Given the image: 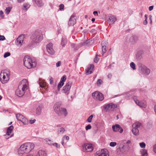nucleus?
Listing matches in <instances>:
<instances>
[{"mask_svg": "<svg viewBox=\"0 0 156 156\" xmlns=\"http://www.w3.org/2000/svg\"><path fill=\"white\" fill-rule=\"evenodd\" d=\"M53 108L55 111L58 115H60V105L58 103H56L54 106Z\"/></svg>", "mask_w": 156, "mask_h": 156, "instance_id": "obj_17", "label": "nucleus"}, {"mask_svg": "<svg viewBox=\"0 0 156 156\" xmlns=\"http://www.w3.org/2000/svg\"><path fill=\"white\" fill-rule=\"evenodd\" d=\"M95 156H109L106 149H102L101 151H97L95 154Z\"/></svg>", "mask_w": 156, "mask_h": 156, "instance_id": "obj_11", "label": "nucleus"}, {"mask_svg": "<svg viewBox=\"0 0 156 156\" xmlns=\"http://www.w3.org/2000/svg\"><path fill=\"white\" fill-rule=\"evenodd\" d=\"M21 121L24 124V125H27L28 124V120L24 117V118H23L22 119Z\"/></svg>", "mask_w": 156, "mask_h": 156, "instance_id": "obj_32", "label": "nucleus"}, {"mask_svg": "<svg viewBox=\"0 0 156 156\" xmlns=\"http://www.w3.org/2000/svg\"><path fill=\"white\" fill-rule=\"evenodd\" d=\"M91 128V126L90 124L88 125L85 127L86 130H87Z\"/></svg>", "mask_w": 156, "mask_h": 156, "instance_id": "obj_44", "label": "nucleus"}, {"mask_svg": "<svg viewBox=\"0 0 156 156\" xmlns=\"http://www.w3.org/2000/svg\"><path fill=\"white\" fill-rule=\"evenodd\" d=\"M61 64V61H59L56 63V66L57 67L60 66Z\"/></svg>", "mask_w": 156, "mask_h": 156, "instance_id": "obj_47", "label": "nucleus"}, {"mask_svg": "<svg viewBox=\"0 0 156 156\" xmlns=\"http://www.w3.org/2000/svg\"><path fill=\"white\" fill-rule=\"evenodd\" d=\"M59 10H62L64 9V5L62 4H60L59 5Z\"/></svg>", "mask_w": 156, "mask_h": 156, "instance_id": "obj_45", "label": "nucleus"}, {"mask_svg": "<svg viewBox=\"0 0 156 156\" xmlns=\"http://www.w3.org/2000/svg\"><path fill=\"white\" fill-rule=\"evenodd\" d=\"M149 19L151 21H152V16L151 15L149 16Z\"/></svg>", "mask_w": 156, "mask_h": 156, "instance_id": "obj_62", "label": "nucleus"}, {"mask_svg": "<svg viewBox=\"0 0 156 156\" xmlns=\"http://www.w3.org/2000/svg\"><path fill=\"white\" fill-rule=\"evenodd\" d=\"M61 144L63 146L64 145V140L63 138L62 139V140L61 142Z\"/></svg>", "mask_w": 156, "mask_h": 156, "instance_id": "obj_60", "label": "nucleus"}, {"mask_svg": "<svg viewBox=\"0 0 156 156\" xmlns=\"http://www.w3.org/2000/svg\"><path fill=\"white\" fill-rule=\"evenodd\" d=\"M119 118H120V119L122 118V115H121V113H120L119 114Z\"/></svg>", "mask_w": 156, "mask_h": 156, "instance_id": "obj_63", "label": "nucleus"}, {"mask_svg": "<svg viewBox=\"0 0 156 156\" xmlns=\"http://www.w3.org/2000/svg\"><path fill=\"white\" fill-rule=\"evenodd\" d=\"M3 12L2 10L0 11V16L1 17H3L4 16L3 15Z\"/></svg>", "mask_w": 156, "mask_h": 156, "instance_id": "obj_54", "label": "nucleus"}, {"mask_svg": "<svg viewBox=\"0 0 156 156\" xmlns=\"http://www.w3.org/2000/svg\"><path fill=\"white\" fill-rule=\"evenodd\" d=\"M10 55V53L9 52H6L4 54V57L5 58Z\"/></svg>", "mask_w": 156, "mask_h": 156, "instance_id": "obj_43", "label": "nucleus"}, {"mask_svg": "<svg viewBox=\"0 0 156 156\" xmlns=\"http://www.w3.org/2000/svg\"><path fill=\"white\" fill-rule=\"evenodd\" d=\"M83 151L84 152H91L94 149L93 145L91 144L86 143L82 146Z\"/></svg>", "mask_w": 156, "mask_h": 156, "instance_id": "obj_8", "label": "nucleus"}, {"mask_svg": "<svg viewBox=\"0 0 156 156\" xmlns=\"http://www.w3.org/2000/svg\"><path fill=\"white\" fill-rule=\"evenodd\" d=\"M141 126V123L140 122L135 123L132 125V132L136 136L139 134L138 128Z\"/></svg>", "mask_w": 156, "mask_h": 156, "instance_id": "obj_6", "label": "nucleus"}, {"mask_svg": "<svg viewBox=\"0 0 156 156\" xmlns=\"http://www.w3.org/2000/svg\"><path fill=\"white\" fill-rule=\"evenodd\" d=\"M117 143L115 142H111L110 143L109 145L112 147H113L116 145Z\"/></svg>", "mask_w": 156, "mask_h": 156, "instance_id": "obj_41", "label": "nucleus"}, {"mask_svg": "<svg viewBox=\"0 0 156 156\" xmlns=\"http://www.w3.org/2000/svg\"><path fill=\"white\" fill-rule=\"evenodd\" d=\"M38 82L40 87H41L44 88L45 86L46 83L43 81L39 80Z\"/></svg>", "mask_w": 156, "mask_h": 156, "instance_id": "obj_26", "label": "nucleus"}, {"mask_svg": "<svg viewBox=\"0 0 156 156\" xmlns=\"http://www.w3.org/2000/svg\"><path fill=\"white\" fill-rule=\"evenodd\" d=\"M102 81L101 79H99L97 80V84L98 86H99L102 83Z\"/></svg>", "mask_w": 156, "mask_h": 156, "instance_id": "obj_42", "label": "nucleus"}, {"mask_svg": "<svg viewBox=\"0 0 156 156\" xmlns=\"http://www.w3.org/2000/svg\"><path fill=\"white\" fill-rule=\"evenodd\" d=\"M72 84V83L70 81H69L67 83L66 85L63 87L62 92L65 93L66 94L68 95L69 94V91Z\"/></svg>", "mask_w": 156, "mask_h": 156, "instance_id": "obj_10", "label": "nucleus"}, {"mask_svg": "<svg viewBox=\"0 0 156 156\" xmlns=\"http://www.w3.org/2000/svg\"><path fill=\"white\" fill-rule=\"evenodd\" d=\"M62 138L64 140V139L65 138L66 140H69V137L68 136H64Z\"/></svg>", "mask_w": 156, "mask_h": 156, "instance_id": "obj_51", "label": "nucleus"}, {"mask_svg": "<svg viewBox=\"0 0 156 156\" xmlns=\"http://www.w3.org/2000/svg\"><path fill=\"white\" fill-rule=\"evenodd\" d=\"M116 21V18L115 16L114 15L111 16L108 20L109 24H113Z\"/></svg>", "mask_w": 156, "mask_h": 156, "instance_id": "obj_20", "label": "nucleus"}, {"mask_svg": "<svg viewBox=\"0 0 156 156\" xmlns=\"http://www.w3.org/2000/svg\"><path fill=\"white\" fill-rule=\"evenodd\" d=\"M36 121L35 119H34L33 120H30L29 121V122L30 124H33Z\"/></svg>", "mask_w": 156, "mask_h": 156, "instance_id": "obj_52", "label": "nucleus"}, {"mask_svg": "<svg viewBox=\"0 0 156 156\" xmlns=\"http://www.w3.org/2000/svg\"><path fill=\"white\" fill-rule=\"evenodd\" d=\"M93 14L94 15H98V12L97 11H94L93 12Z\"/></svg>", "mask_w": 156, "mask_h": 156, "instance_id": "obj_59", "label": "nucleus"}, {"mask_svg": "<svg viewBox=\"0 0 156 156\" xmlns=\"http://www.w3.org/2000/svg\"><path fill=\"white\" fill-rule=\"evenodd\" d=\"M52 144L55 146L57 148H60V145H58V144L56 143H54Z\"/></svg>", "mask_w": 156, "mask_h": 156, "instance_id": "obj_46", "label": "nucleus"}, {"mask_svg": "<svg viewBox=\"0 0 156 156\" xmlns=\"http://www.w3.org/2000/svg\"><path fill=\"white\" fill-rule=\"evenodd\" d=\"M94 68V66L93 64H91L89 67L87 68L86 70L87 75H89L92 73L93 69Z\"/></svg>", "mask_w": 156, "mask_h": 156, "instance_id": "obj_22", "label": "nucleus"}, {"mask_svg": "<svg viewBox=\"0 0 156 156\" xmlns=\"http://www.w3.org/2000/svg\"><path fill=\"white\" fill-rule=\"evenodd\" d=\"M134 101L136 104L140 107L143 108H146L147 105L145 102H140L138 100H136V101L135 100H134Z\"/></svg>", "mask_w": 156, "mask_h": 156, "instance_id": "obj_18", "label": "nucleus"}, {"mask_svg": "<svg viewBox=\"0 0 156 156\" xmlns=\"http://www.w3.org/2000/svg\"><path fill=\"white\" fill-rule=\"evenodd\" d=\"M33 2H34L38 7H42L44 5L42 0H32Z\"/></svg>", "mask_w": 156, "mask_h": 156, "instance_id": "obj_23", "label": "nucleus"}, {"mask_svg": "<svg viewBox=\"0 0 156 156\" xmlns=\"http://www.w3.org/2000/svg\"><path fill=\"white\" fill-rule=\"evenodd\" d=\"M92 96L95 99L102 101L104 99L103 94L98 91H96L92 93Z\"/></svg>", "mask_w": 156, "mask_h": 156, "instance_id": "obj_7", "label": "nucleus"}, {"mask_svg": "<svg viewBox=\"0 0 156 156\" xmlns=\"http://www.w3.org/2000/svg\"><path fill=\"white\" fill-rule=\"evenodd\" d=\"M45 140L46 142H48V141H51V140L48 139H45Z\"/></svg>", "mask_w": 156, "mask_h": 156, "instance_id": "obj_61", "label": "nucleus"}, {"mask_svg": "<svg viewBox=\"0 0 156 156\" xmlns=\"http://www.w3.org/2000/svg\"><path fill=\"white\" fill-rule=\"evenodd\" d=\"M140 152L142 156H147V151L146 150L143 149L140 151Z\"/></svg>", "mask_w": 156, "mask_h": 156, "instance_id": "obj_31", "label": "nucleus"}, {"mask_svg": "<svg viewBox=\"0 0 156 156\" xmlns=\"http://www.w3.org/2000/svg\"><path fill=\"white\" fill-rule=\"evenodd\" d=\"M27 84V80L26 79L23 80L16 91V95L19 97L23 96L25 90L28 89Z\"/></svg>", "mask_w": 156, "mask_h": 156, "instance_id": "obj_2", "label": "nucleus"}, {"mask_svg": "<svg viewBox=\"0 0 156 156\" xmlns=\"http://www.w3.org/2000/svg\"><path fill=\"white\" fill-rule=\"evenodd\" d=\"M147 23V18H146L144 20V21L143 22V24L144 25H146Z\"/></svg>", "mask_w": 156, "mask_h": 156, "instance_id": "obj_55", "label": "nucleus"}, {"mask_svg": "<svg viewBox=\"0 0 156 156\" xmlns=\"http://www.w3.org/2000/svg\"><path fill=\"white\" fill-rule=\"evenodd\" d=\"M46 48L47 51L50 55H54L55 53V51L53 49V45L52 43H51L48 44L46 46Z\"/></svg>", "mask_w": 156, "mask_h": 156, "instance_id": "obj_12", "label": "nucleus"}, {"mask_svg": "<svg viewBox=\"0 0 156 156\" xmlns=\"http://www.w3.org/2000/svg\"><path fill=\"white\" fill-rule=\"evenodd\" d=\"M42 106H39L37 107L36 109V113L38 115H39L41 114V112Z\"/></svg>", "mask_w": 156, "mask_h": 156, "instance_id": "obj_30", "label": "nucleus"}, {"mask_svg": "<svg viewBox=\"0 0 156 156\" xmlns=\"http://www.w3.org/2000/svg\"><path fill=\"white\" fill-rule=\"evenodd\" d=\"M130 143L131 141L130 140H128L126 142V144H130Z\"/></svg>", "mask_w": 156, "mask_h": 156, "instance_id": "obj_64", "label": "nucleus"}, {"mask_svg": "<svg viewBox=\"0 0 156 156\" xmlns=\"http://www.w3.org/2000/svg\"><path fill=\"white\" fill-rule=\"evenodd\" d=\"M66 76L64 75L61 78L60 81L64 83V82L66 81Z\"/></svg>", "mask_w": 156, "mask_h": 156, "instance_id": "obj_39", "label": "nucleus"}, {"mask_svg": "<svg viewBox=\"0 0 156 156\" xmlns=\"http://www.w3.org/2000/svg\"><path fill=\"white\" fill-rule=\"evenodd\" d=\"M94 62L95 63H97L98 61V59L97 57V55H96L94 59Z\"/></svg>", "mask_w": 156, "mask_h": 156, "instance_id": "obj_49", "label": "nucleus"}, {"mask_svg": "<svg viewBox=\"0 0 156 156\" xmlns=\"http://www.w3.org/2000/svg\"><path fill=\"white\" fill-rule=\"evenodd\" d=\"M139 145L140 147L142 148H144L146 146V144L144 142L140 143Z\"/></svg>", "mask_w": 156, "mask_h": 156, "instance_id": "obj_37", "label": "nucleus"}, {"mask_svg": "<svg viewBox=\"0 0 156 156\" xmlns=\"http://www.w3.org/2000/svg\"><path fill=\"white\" fill-rule=\"evenodd\" d=\"M67 40L66 38L65 37H62V40L61 41V45L64 47L66 44Z\"/></svg>", "mask_w": 156, "mask_h": 156, "instance_id": "obj_28", "label": "nucleus"}, {"mask_svg": "<svg viewBox=\"0 0 156 156\" xmlns=\"http://www.w3.org/2000/svg\"><path fill=\"white\" fill-rule=\"evenodd\" d=\"M153 6H150L149 8V10L150 11H151L153 9Z\"/></svg>", "mask_w": 156, "mask_h": 156, "instance_id": "obj_56", "label": "nucleus"}, {"mask_svg": "<svg viewBox=\"0 0 156 156\" xmlns=\"http://www.w3.org/2000/svg\"><path fill=\"white\" fill-rule=\"evenodd\" d=\"M112 128L113 131L115 132H119L120 133H122L123 131V129L118 124L113 126Z\"/></svg>", "mask_w": 156, "mask_h": 156, "instance_id": "obj_16", "label": "nucleus"}, {"mask_svg": "<svg viewBox=\"0 0 156 156\" xmlns=\"http://www.w3.org/2000/svg\"><path fill=\"white\" fill-rule=\"evenodd\" d=\"M24 116L20 114H18L16 115V118L18 120L20 121L24 118Z\"/></svg>", "mask_w": 156, "mask_h": 156, "instance_id": "obj_29", "label": "nucleus"}, {"mask_svg": "<svg viewBox=\"0 0 156 156\" xmlns=\"http://www.w3.org/2000/svg\"><path fill=\"white\" fill-rule=\"evenodd\" d=\"M68 114L67 110L66 108H61L60 110V115L61 114H64L65 116L67 115Z\"/></svg>", "mask_w": 156, "mask_h": 156, "instance_id": "obj_25", "label": "nucleus"}, {"mask_svg": "<svg viewBox=\"0 0 156 156\" xmlns=\"http://www.w3.org/2000/svg\"><path fill=\"white\" fill-rule=\"evenodd\" d=\"M64 84V83H62V82L60 81V82L59 83L57 87L58 90V91L60 90V88L62 87Z\"/></svg>", "mask_w": 156, "mask_h": 156, "instance_id": "obj_35", "label": "nucleus"}, {"mask_svg": "<svg viewBox=\"0 0 156 156\" xmlns=\"http://www.w3.org/2000/svg\"><path fill=\"white\" fill-rule=\"evenodd\" d=\"M101 44L102 47V51L103 53L102 55H103L107 51L106 45H107V42L105 41H103L102 42Z\"/></svg>", "mask_w": 156, "mask_h": 156, "instance_id": "obj_19", "label": "nucleus"}, {"mask_svg": "<svg viewBox=\"0 0 156 156\" xmlns=\"http://www.w3.org/2000/svg\"><path fill=\"white\" fill-rule=\"evenodd\" d=\"M34 147V144L27 143L21 145L18 150V153L20 156L25 153H28L33 150Z\"/></svg>", "mask_w": 156, "mask_h": 156, "instance_id": "obj_1", "label": "nucleus"}, {"mask_svg": "<svg viewBox=\"0 0 156 156\" xmlns=\"http://www.w3.org/2000/svg\"><path fill=\"white\" fill-rule=\"evenodd\" d=\"M117 107V105L113 103H110L108 104L105 105L103 106L104 109H106V111L109 110L113 111Z\"/></svg>", "mask_w": 156, "mask_h": 156, "instance_id": "obj_9", "label": "nucleus"}, {"mask_svg": "<svg viewBox=\"0 0 156 156\" xmlns=\"http://www.w3.org/2000/svg\"><path fill=\"white\" fill-rule=\"evenodd\" d=\"M153 151L156 154V144L153 147Z\"/></svg>", "mask_w": 156, "mask_h": 156, "instance_id": "obj_48", "label": "nucleus"}, {"mask_svg": "<svg viewBox=\"0 0 156 156\" xmlns=\"http://www.w3.org/2000/svg\"><path fill=\"white\" fill-rule=\"evenodd\" d=\"M5 39V37L1 35L0 36V41H4Z\"/></svg>", "mask_w": 156, "mask_h": 156, "instance_id": "obj_50", "label": "nucleus"}, {"mask_svg": "<svg viewBox=\"0 0 156 156\" xmlns=\"http://www.w3.org/2000/svg\"><path fill=\"white\" fill-rule=\"evenodd\" d=\"M141 72L146 75H148L150 73V69L146 66L144 65H141L140 67Z\"/></svg>", "mask_w": 156, "mask_h": 156, "instance_id": "obj_14", "label": "nucleus"}, {"mask_svg": "<svg viewBox=\"0 0 156 156\" xmlns=\"http://www.w3.org/2000/svg\"><path fill=\"white\" fill-rule=\"evenodd\" d=\"M49 80L50 84H52L53 83V80L52 78H51L49 79Z\"/></svg>", "mask_w": 156, "mask_h": 156, "instance_id": "obj_53", "label": "nucleus"}, {"mask_svg": "<svg viewBox=\"0 0 156 156\" xmlns=\"http://www.w3.org/2000/svg\"><path fill=\"white\" fill-rule=\"evenodd\" d=\"M92 40L90 39L87 40L83 42L82 44V45L84 46H88L90 45Z\"/></svg>", "mask_w": 156, "mask_h": 156, "instance_id": "obj_27", "label": "nucleus"}, {"mask_svg": "<svg viewBox=\"0 0 156 156\" xmlns=\"http://www.w3.org/2000/svg\"><path fill=\"white\" fill-rule=\"evenodd\" d=\"M43 39L42 34L40 33L36 32L31 37L32 41L34 43H39Z\"/></svg>", "mask_w": 156, "mask_h": 156, "instance_id": "obj_5", "label": "nucleus"}, {"mask_svg": "<svg viewBox=\"0 0 156 156\" xmlns=\"http://www.w3.org/2000/svg\"><path fill=\"white\" fill-rule=\"evenodd\" d=\"M13 129V127L12 126H9L7 129L6 132V134L8 136H10V137H11L13 134H12V131Z\"/></svg>", "mask_w": 156, "mask_h": 156, "instance_id": "obj_21", "label": "nucleus"}, {"mask_svg": "<svg viewBox=\"0 0 156 156\" xmlns=\"http://www.w3.org/2000/svg\"><path fill=\"white\" fill-rule=\"evenodd\" d=\"M11 8L10 7L7 8L5 10V12L6 14H9L11 11Z\"/></svg>", "mask_w": 156, "mask_h": 156, "instance_id": "obj_40", "label": "nucleus"}, {"mask_svg": "<svg viewBox=\"0 0 156 156\" xmlns=\"http://www.w3.org/2000/svg\"><path fill=\"white\" fill-rule=\"evenodd\" d=\"M24 35H21L19 36L16 41V44L18 46H21L23 42Z\"/></svg>", "mask_w": 156, "mask_h": 156, "instance_id": "obj_13", "label": "nucleus"}, {"mask_svg": "<svg viewBox=\"0 0 156 156\" xmlns=\"http://www.w3.org/2000/svg\"><path fill=\"white\" fill-rule=\"evenodd\" d=\"M30 5L28 3H25L23 4V7L27 11L30 7Z\"/></svg>", "mask_w": 156, "mask_h": 156, "instance_id": "obj_33", "label": "nucleus"}, {"mask_svg": "<svg viewBox=\"0 0 156 156\" xmlns=\"http://www.w3.org/2000/svg\"><path fill=\"white\" fill-rule=\"evenodd\" d=\"M108 77L109 79H111L112 77V75L111 74H109L107 76Z\"/></svg>", "mask_w": 156, "mask_h": 156, "instance_id": "obj_57", "label": "nucleus"}, {"mask_svg": "<svg viewBox=\"0 0 156 156\" xmlns=\"http://www.w3.org/2000/svg\"><path fill=\"white\" fill-rule=\"evenodd\" d=\"M25 0H17V2L19 3H21L22 2H23Z\"/></svg>", "mask_w": 156, "mask_h": 156, "instance_id": "obj_58", "label": "nucleus"}, {"mask_svg": "<svg viewBox=\"0 0 156 156\" xmlns=\"http://www.w3.org/2000/svg\"><path fill=\"white\" fill-rule=\"evenodd\" d=\"M130 67L133 69H136L135 68V63L133 62H131L130 64Z\"/></svg>", "mask_w": 156, "mask_h": 156, "instance_id": "obj_38", "label": "nucleus"}, {"mask_svg": "<svg viewBox=\"0 0 156 156\" xmlns=\"http://www.w3.org/2000/svg\"><path fill=\"white\" fill-rule=\"evenodd\" d=\"M76 23V16L74 15H72L68 21V25L69 26H73Z\"/></svg>", "mask_w": 156, "mask_h": 156, "instance_id": "obj_15", "label": "nucleus"}, {"mask_svg": "<svg viewBox=\"0 0 156 156\" xmlns=\"http://www.w3.org/2000/svg\"><path fill=\"white\" fill-rule=\"evenodd\" d=\"M93 115H91L87 119V121L89 122H91L92 120L93 117Z\"/></svg>", "mask_w": 156, "mask_h": 156, "instance_id": "obj_36", "label": "nucleus"}, {"mask_svg": "<svg viewBox=\"0 0 156 156\" xmlns=\"http://www.w3.org/2000/svg\"><path fill=\"white\" fill-rule=\"evenodd\" d=\"M10 71L4 70L2 71L0 74V80L3 84L7 83L9 79Z\"/></svg>", "mask_w": 156, "mask_h": 156, "instance_id": "obj_4", "label": "nucleus"}, {"mask_svg": "<svg viewBox=\"0 0 156 156\" xmlns=\"http://www.w3.org/2000/svg\"><path fill=\"white\" fill-rule=\"evenodd\" d=\"M65 129L63 127L60 128L58 131V133L59 134H62L65 131Z\"/></svg>", "mask_w": 156, "mask_h": 156, "instance_id": "obj_34", "label": "nucleus"}, {"mask_svg": "<svg viewBox=\"0 0 156 156\" xmlns=\"http://www.w3.org/2000/svg\"><path fill=\"white\" fill-rule=\"evenodd\" d=\"M47 153L46 151L41 150L38 151V154L36 156H47Z\"/></svg>", "mask_w": 156, "mask_h": 156, "instance_id": "obj_24", "label": "nucleus"}, {"mask_svg": "<svg viewBox=\"0 0 156 156\" xmlns=\"http://www.w3.org/2000/svg\"><path fill=\"white\" fill-rule=\"evenodd\" d=\"M24 65L28 69L35 67L37 65L35 60L29 56H25L23 58Z\"/></svg>", "mask_w": 156, "mask_h": 156, "instance_id": "obj_3", "label": "nucleus"}]
</instances>
